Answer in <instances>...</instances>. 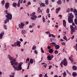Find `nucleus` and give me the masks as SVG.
Returning a JSON list of instances; mask_svg holds the SVG:
<instances>
[{
  "mask_svg": "<svg viewBox=\"0 0 77 77\" xmlns=\"http://www.w3.org/2000/svg\"><path fill=\"white\" fill-rule=\"evenodd\" d=\"M35 14H36V13L34 12L30 15V17H31V20L33 21H35L37 18V16L36 15H35Z\"/></svg>",
  "mask_w": 77,
  "mask_h": 77,
  "instance_id": "obj_3",
  "label": "nucleus"
},
{
  "mask_svg": "<svg viewBox=\"0 0 77 77\" xmlns=\"http://www.w3.org/2000/svg\"><path fill=\"white\" fill-rule=\"evenodd\" d=\"M69 16L68 17V21L69 23H72V26H74L76 30H77V26L75 24V23L73 22V18H74V15H72V13L70 14L69 13Z\"/></svg>",
  "mask_w": 77,
  "mask_h": 77,
  "instance_id": "obj_2",
  "label": "nucleus"
},
{
  "mask_svg": "<svg viewBox=\"0 0 77 77\" xmlns=\"http://www.w3.org/2000/svg\"><path fill=\"white\" fill-rule=\"evenodd\" d=\"M70 12V9L69 8H67L66 12Z\"/></svg>",
  "mask_w": 77,
  "mask_h": 77,
  "instance_id": "obj_38",
  "label": "nucleus"
},
{
  "mask_svg": "<svg viewBox=\"0 0 77 77\" xmlns=\"http://www.w3.org/2000/svg\"><path fill=\"white\" fill-rule=\"evenodd\" d=\"M61 63L63 64L65 66H66L68 64V62L66 60V58H64L62 61H61Z\"/></svg>",
  "mask_w": 77,
  "mask_h": 77,
  "instance_id": "obj_6",
  "label": "nucleus"
},
{
  "mask_svg": "<svg viewBox=\"0 0 77 77\" xmlns=\"http://www.w3.org/2000/svg\"><path fill=\"white\" fill-rule=\"evenodd\" d=\"M66 21L65 20H63V26L64 27H65L66 26Z\"/></svg>",
  "mask_w": 77,
  "mask_h": 77,
  "instance_id": "obj_18",
  "label": "nucleus"
},
{
  "mask_svg": "<svg viewBox=\"0 0 77 77\" xmlns=\"http://www.w3.org/2000/svg\"><path fill=\"white\" fill-rule=\"evenodd\" d=\"M73 56L72 55H71L70 57H69V60H70L71 62L72 61L73 59Z\"/></svg>",
  "mask_w": 77,
  "mask_h": 77,
  "instance_id": "obj_12",
  "label": "nucleus"
},
{
  "mask_svg": "<svg viewBox=\"0 0 77 77\" xmlns=\"http://www.w3.org/2000/svg\"><path fill=\"white\" fill-rule=\"evenodd\" d=\"M20 0H19L18 1V3H17V7H20Z\"/></svg>",
  "mask_w": 77,
  "mask_h": 77,
  "instance_id": "obj_23",
  "label": "nucleus"
},
{
  "mask_svg": "<svg viewBox=\"0 0 77 77\" xmlns=\"http://www.w3.org/2000/svg\"><path fill=\"white\" fill-rule=\"evenodd\" d=\"M12 6H14V8H16V9H17V3L15 2H14L12 4Z\"/></svg>",
  "mask_w": 77,
  "mask_h": 77,
  "instance_id": "obj_19",
  "label": "nucleus"
},
{
  "mask_svg": "<svg viewBox=\"0 0 77 77\" xmlns=\"http://www.w3.org/2000/svg\"><path fill=\"white\" fill-rule=\"evenodd\" d=\"M55 48L56 50H58L60 48V46L58 45H57L55 46Z\"/></svg>",
  "mask_w": 77,
  "mask_h": 77,
  "instance_id": "obj_16",
  "label": "nucleus"
},
{
  "mask_svg": "<svg viewBox=\"0 0 77 77\" xmlns=\"http://www.w3.org/2000/svg\"><path fill=\"white\" fill-rule=\"evenodd\" d=\"M6 17L7 18L9 19L10 20H12V14L9 13L6 16Z\"/></svg>",
  "mask_w": 77,
  "mask_h": 77,
  "instance_id": "obj_7",
  "label": "nucleus"
},
{
  "mask_svg": "<svg viewBox=\"0 0 77 77\" xmlns=\"http://www.w3.org/2000/svg\"><path fill=\"white\" fill-rule=\"evenodd\" d=\"M72 39H73L74 38V35H73L71 38Z\"/></svg>",
  "mask_w": 77,
  "mask_h": 77,
  "instance_id": "obj_57",
  "label": "nucleus"
},
{
  "mask_svg": "<svg viewBox=\"0 0 77 77\" xmlns=\"http://www.w3.org/2000/svg\"><path fill=\"white\" fill-rule=\"evenodd\" d=\"M14 46L15 47H16V46H17V43L16 42H15L14 44Z\"/></svg>",
  "mask_w": 77,
  "mask_h": 77,
  "instance_id": "obj_52",
  "label": "nucleus"
},
{
  "mask_svg": "<svg viewBox=\"0 0 77 77\" xmlns=\"http://www.w3.org/2000/svg\"><path fill=\"white\" fill-rule=\"evenodd\" d=\"M37 12H38V13H41L42 12V11L41 9H39L37 10Z\"/></svg>",
  "mask_w": 77,
  "mask_h": 77,
  "instance_id": "obj_39",
  "label": "nucleus"
},
{
  "mask_svg": "<svg viewBox=\"0 0 77 77\" xmlns=\"http://www.w3.org/2000/svg\"><path fill=\"white\" fill-rule=\"evenodd\" d=\"M4 29H6V30H7V26H6V25H4Z\"/></svg>",
  "mask_w": 77,
  "mask_h": 77,
  "instance_id": "obj_43",
  "label": "nucleus"
},
{
  "mask_svg": "<svg viewBox=\"0 0 77 77\" xmlns=\"http://www.w3.org/2000/svg\"><path fill=\"white\" fill-rule=\"evenodd\" d=\"M47 59L48 60H51L52 59L51 57H50V56H48Z\"/></svg>",
  "mask_w": 77,
  "mask_h": 77,
  "instance_id": "obj_25",
  "label": "nucleus"
},
{
  "mask_svg": "<svg viewBox=\"0 0 77 77\" xmlns=\"http://www.w3.org/2000/svg\"><path fill=\"white\" fill-rule=\"evenodd\" d=\"M70 11L71 12H74L75 15V18H77V11L76 9H75L74 10V9L72 8H71L70 9Z\"/></svg>",
  "mask_w": 77,
  "mask_h": 77,
  "instance_id": "obj_5",
  "label": "nucleus"
},
{
  "mask_svg": "<svg viewBox=\"0 0 77 77\" xmlns=\"http://www.w3.org/2000/svg\"><path fill=\"white\" fill-rule=\"evenodd\" d=\"M51 36H52V37H53V38H55V37H56V35H54L53 34H52Z\"/></svg>",
  "mask_w": 77,
  "mask_h": 77,
  "instance_id": "obj_58",
  "label": "nucleus"
},
{
  "mask_svg": "<svg viewBox=\"0 0 77 77\" xmlns=\"http://www.w3.org/2000/svg\"><path fill=\"white\" fill-rule=\"evenodd\" d=\"M38 52L37 51V50H35L34 51V53H35V54H38Z\"/></svg>",
  "mask_w": 77,
  "mask_h": 77,
  "instance_id": "obj_42",
  "label": "nucleus"
},
{
  "mask_svg": "<svg viewBox=\"0 0 77 77\" xmlns=\"http://www.w3.org/2000/svg\"><path fill=\"white\" fill-rule=\"evenodd\" d=\"M49 52L50 53H53V50L52 49H50L49 50Z\"/></svg>",
  "mask_w": 77,
  "mask_h": 77,
  "instance_id": "obj_21",
  "label": "nucleus"
},
{
  "mask_svg": "<svg viewBox=\"0 0 77 77\" xmlns=\"http://www.w3.org/2000/svg\"><path fill=\"white\" fill-rule=\"evenodd\" d=\"M30 32L31 33H32L33 32V29H32L31 30H30Z\"/></svg>",
  "mask_w": 77,
  "mask_h": 77,
  "instance_id": "obj_63",
  "label": "nucleus"
},
{
  "mask_svg": "<svg viewBox=\"0 0 77 77\" xmlns=\"http://www.w3.org/2000/svg\"><path fill=\"white\" fill-rule=\"evenodd\" d=\"M45 18H44V16H43L42 17V20H43V23H45Z\"/></svg>",
  "mask_w": 77,
  "mask_h": 77,
  "instance_id": "obj_36",
  "label": "nucleus"
},
{
  "mask_svg": "<svg viewBox=\"0 0 77 77\" xmlns=\"http://www.w3.org/2000/svg\"><path fill=\"white\" fill-rule=\"evenodd\" d=\"M35 25H36V24L35 23H32V27H34Z\"/></svg>",
  "mask_w": 77,
  "mask_h": 77,
  "instance_id": "obj_46",
  "label": "nucleus"
},
{
  "mask_svg": "<svg viewBox=\"0 0 77 77\" xmlns=\"http://www.w3.org/2000/svg\"><path fill=\"white\" fill-rule=\"evenodd\" d=\"M21 33L22 35H24V34L26 33V31L25 30H22L21 31Z\"/></svg>",
  "mask_w": 77,
  "mask_h": 77,
  "instance_id": "obj_14",
  "label": "nucleus"
},
{
  "mask_svg": "<svg viewBox=\"0 0 77 77\" xmlns=\"http://www.w3.org/2000/svg\"><path fill=\"white\" fill-rule=\"evenodd\" d=\"M12 75H13V76H14V75H15V73L14 72H13L11 73Z\"/></svg>",
  "mask_w": 77,
  "mask_h": 77,
  "instance_id": "obj_50",
  "label": "nucleus"
},
{
  "mask_svg": "<svg viewBox=\"0 0 77 77\" xmlns=\"http://www.w3.org/2000/svg\"><path fill=\"white\" fill-rule=\"evenodd\" d=\"M49 68L48 69H50L51 67H52V66L51 65L49 66Z\"/></svg>",
  "mask_w": 77,
  "mask_h": 77,
  "instance_id": "obj_53",
  "label": "nucleus"
},
{
  "mask_svg": "<svg viewBox=\"0 0 77 77\" xmlns=\"http://www.w3.org/2000/svg\"><path fill=\"white\" fill-rule=\"evenodd\" d=\"M63 76L64 77H65L66 75V72L65 71H64V72L63 73Z\"/></svg>",
  "mask_w": 77,
  "mask_h": 77,
  "instance_id": "obj_31",
  "label": "nucleus"
},
{
  "mask_svg": "<svg viewBox=\"0 0 77 77\" xmlns=\"http://www.w3.org/2000/svg\"><path fill=\"white\" fill-rule=\"evenodd\" d=\"M45 3L46 5H48V0H47L45 1Z\"/></svg>",
  "mask_w": 77,
  "mask_h": 77,
  "instance_id": "obj_40",
  "label": "nucleus"
},
{
  "mask_svg": "<svg viewBox=\"0 0 77 77\" xmlns=\"http://www.w3.org/2000/svg\"><path fill=\"white\" fill-rule=\"evenodd\" d=\"M54 53L56 54H58V51H55L54 52Z\"/></svg>",
  "mask_w": 77,
  "mask_h": 77,
  "instance_id": "obj_48",
  "label": "nucleus"
},
{
  "mask_svg": "<svg viewBox=\"0 0 77 77\" xmlns=\"http://www.w3.org/2000/svg\"><path fill=\"white\" fill-rule=\"evenodd\" d=\"M44 77H48V76H47V73H46Z\"/></svg>",
  "mask_w": 77,
  "mask_h": 77,
  "instance_id": "obj_54",
  "label": "nucleus"
},
{
  "mask_svg": "<svg viewBox=\"0 0 77 77\" xmlns=\"http://www.w3.org/2000/svg\"><path fill=\"white\" fill-rule=\"evenodd\" d=\"M63 38L65 40H66V41H68V38H67L66 36H64L63 37Z\"/></svg>",
  "mask_w": 77,
  "mask_h": 77,
  "instance_id": "obj_29",
  "label": "nucleus"
},
{
  "mask_svg": "<svg viewBox=\"0 0 77 77\" xmlns=\"http://www.w3.org/2000/svg\"><path fill=\"white\" fill-rule=\"evenodd\" d=\"M4 50L6 51V45H5V47H4Z\"/></svg>",
  "mask_w": 77,
  "mask_h": 77,
  "instance_id": "obj_49",
  "label": "nucleus"
},
{
  "mask_svg": "<svg viewBox=\"0 0 77 77\" xmlns=\"http://www.w3.org/2000/svg\"><path fill=\"white\" fill-rule=\"evenodd\" d=\"M29 58H27V59H26V62L27 63V62H29Z\"/></svg>",
  "mask_w": 77,
  "mask_h": 77,
  "instance_id": "obj_45",
  "label": "nucleus"
},
{
  "mask_svg": "<svg viewBox=\"0 0 77 77\" xmlns=\"http://www.w3.org/2000/svg\"><path fill=\"white\" fill-rule=\"evenodd\" d=\"M50 41L51 42H54V41H56V38H51Z\"/></svg>",
  "mask_w": 77,
  "mask_h": 77,
  "instance_id": "obj_15",
  "label": "nucleus"
},
{
  "mask_svg": "<svg viewBox=\"0 0 77 77\" xmlns=\"http://www.w3.org/2000/svg\"><path fill=\"white\" fill-rule=\"evenodd\" d=\"M27 5H26V6H29V5H31V2H29L27 3Z\"/></svg>",
  "mask_w": 77,
  "mask_h": 77,
  "instance_id": "obj_34",
  "label": "nucleus"
},
{
  "mask_svg": "<svg viewBox=\"0 0 77 77\" xmlns=\"http://www.w3.org/2000/svg\"><path fill=\"white\" fill-rule=\"evenodd\" d=\"M32 50H36V46H35V45H34L32 48Z\"/></svg>",
  "mask_w": 77,
  "mask_h": 77,
  "instance_id": "obj_32",
  "label": "nucleus"
},
{
  "mask_svg": "<svg viewBox=\"0 0 77 77\" xmlns=\"http://www.w3.org/2000/svg\"><path fill=\"white\" fill-rule=\"evenodd\" d=\"M48 16L49 18H50V14H48Z\"/></svg>",
  "mask_w": 77,
  "mask_h": 77,
  "instance_id": "obj_60",
  "label": "nucleus"
},
{
  "mask_svg": "<svg viewBox=\"0 0 77 77\" xmlns=\"http://www.w3.org/2000/svg\"><path fill=\"white\" fill-rule=\"evenodd\" d=\"M8 57L10 60H11L10 63H11V65H13V66L14 69L18 71L21 70L22 69L21 65L23 63V62H22L20 64H18V62H16V59H13L10 55L8 56Z\"/></svg>",
  "mask_w": 77,
  "mask_h": 77,
  "instance_id": "obj_1",
  "label": "nucleus"
},
{
  "mask_svg": "<svg viewBox=\"0 0 77 77\" xmlns=\"http://www.w3.org/2000/svg\"><path fill=\"white\" fill-rule=\"evenodd\" d=\"M72 75L73 77H76L77 75V73L76 72H73Z\"/></svg>",
  "mask_w": 77,
  "mask_h": 77,
  "instance_id": "obj_20",
  "label": "nucleus"
},
{
  "mask_svg": "<svg viewBox=\"0 0 77 77\" xmlns=\"http://www.w3.org/2000/svg\"><path fill=\"white\" fill-rule=\"evenodd\" d=\"M62 45H65V42L62 43Z\"/></svg>",
  "mask_w": 77,
  "mask_h": 77,
  "instance_id": "obj_56",
  "label": "nucleus"
},
{
  "mask_svg": "<svg viewBox=\"0 0 77 77\" xmlns=\"http://www.w3.org/2000/svg\"><path fill=\"white\" fill-rule=\"evenodd\" d=\"M29 63H31V64H32V63H33V59L32 58H31L30 60Z\"/></svg>",
  "mask_w": 77,
  "mask_h": 77,
  "instance_id": "obj_24",
  "label": "nucleus"
},
{
  "mask_svg": "<svg viewBox=\"0 0 77 77\" xmlns=\"http://www.w3.org/2000/svg\"><path fill=\"white\" fill-rule=\"evenodd\" d=\"M60 10V8L59 7L58 8H57L56 9V14H58L59 13V11Z\"/></svg>",
  "mask_w": 77,
  "mask_h": 77,
  "instance_id": "obj_13",
  "label": "nucleus"
},
{
  "mask_svg": "<svg viewBox=\"0 0 77 77\" xmlns=\"http://www.w3.org/2000/svg\"><path fill=\"white\" fill-rule=\"evenodd\" d=\"M24 25V24L21 22V24H19V27L20 29H23V27Z\"/></svg>",
  "mask_w": 77,
  "mask_h": 77,
  "instance_id": "obj_8",
  "label": "nucleus"
},
{
  "mask_svg": "<svg viewBox=\"0 0 77 77\" xmlns=\"http://www.w3.org/2000/svg\"><path fill=\"white\" fill-rule=\"evenodd\" d=\"M42 5L43 7H44V6H45V4L44 3H42Z\"/></svg>",
  "mask_w": 77,
  "mask_h": 77,
  "instance_id": "obj_51",
  "label": "nucleus"
},
{
  "mask_svg": "<svg viewBox=\"0 0 77 77\" xmlns=\"http://www.w3.org/2000/svg\"><path fill=\"white\" fill-rule=\"evenodd\" d=\"M71 62H72V64H75V62H74L73 61V60H72V61Z\"/></svg>",
  "mask_w": 77,
  "mask_h": 77,
  "instance_id": "obj_59",
  "label": "nucleus"
},
{
  "mask_svg": "<svg viewBox=\"0 0 77 77\" xmlns=\"http://www.w3.org/2000/svg\"><path fill=\"white\" fill-rule=\"evenodd\" d=\"M70 29L71 30V33L72 35L74 32H75V30L76 29H75V28L72 25H70Z\"/></svg>",
  "mask_w": 77,
  "mask_h": 77,
  "instance_id": "obj_4",
  "label": "nucleus"
},
{
  "mask_svg": "<svg viewBox=\"0 0 77 77\" xmlns=\"http://www.w3.org/2000/svg\"><path fill=\"white\" fill-rule=\"evenodd\" d=\"M46 12L47 14H49V13H50V9H49V8H48L47 9Z\"/></svg>",
  "mask_w": 77,
  "mask_h": 77,
  "instance_id": "obj_35",
  "label": "nucleus"
},
{
  "mask_svg": "<svg viewBox=\"0 0 77 77\" xmlns=\"http://www.w3.org/2000/svg\"><path fill=\"white\" fill-rule=\"evenodd\" d=\"M42 64H43V66L45 67V68H46L47 66V64L45 63H42Z\"/></svg>",
  "mask_w": 77,
  "mask_h": 77,
  "instance_id": "obj_33",
  "label": "nucleus"
},
{
  "mask_svg": "<svg viewBox=\"0 0 77 77\" xmlns=\"http://www.w3.org/2000/svg\"><path fill=\"white\" fill-rule=\"evenodd\" d=\"M5 34V32H2L0 34V39H2L3 38V36Z\"/></svg>",
  "mask_w": 77,
  "mask_h": 77,
  "instance_id": "obj_9",
  "label": "nucleus"
},
{
  "mask_svg": "<svg viewBox=\"0 0 77 77\" xmlns=\"http://www.w3.org/2000/svg\"><path fill=\"white\" fill-rule=\"evenodd\" d=\"M20 40L21 42H23V39L22 38H20Z\"/></svg>",
  "mask_w": 77,
  "mask_h": 77,
  "instance_id": "obj_55",
  "label": "nucleus"
},
{
  "mask_svg": "<svg viewBox=\"0 0 77 77\" xmlns=\"http://www.w3.org/2000/svg\"><path fill=\"white\" fill-rule=\"evenodd\" d=\"M45 33H46V35H48V33L50 34V32L48 31L45 32Z\"/></svg>",
  "mask_w": 77,
  "mask_h": 77,
  "instance_id": "obj_41",
  "label": "nucleus"
},
{
  "mask_svg": "<svg viewBox=\"0 0 77 77\" xmlns=\"http://www.w3.org/2000/svg\"><path fill=\"white\" fill-rule=\"evenodd\" d=\"M24 23L26 25V24H29V21H26V22H24Z\"/></svg>",
  "mask_w": 77,
  "mask_h": 77,
  "instance_id": "obj_44",
  "label": "nucleus"
},
{
  "mask_svg": "<svg viewBox=\"0 0 77 77\" xmlns=\"http://www.w3.org/2000/svg\"><path fill=\"white\" fill-rule=\"evenodd\" d=\"M74 48H75V49L77 51V47L75 46H73Z\"/></svg>",
  "mask_w": 77,
  "mask_h": 77,
  "instance_id": "obj_47",
  "label": "nucleus"
},
{
  "mask_svg": "<svg viewBox=\"0 0 77 77\" xmlns=\"http://www.w3.org/2000/svg\"><path fill=\"white\" fill-rule=\"evenodd\" d=\"M41 51L42 53H44V50H43V49H42V48H41Z\"/></svg>",
  "mask_w": 77,
  "mask_h": 77,
  "instance_id": "obj_37",
  "label": "nucleus"
},
{
  "mask_svg": "<svg viewBox=\"0 0 77 77\" xmlns=\"http://www.w3.org/2000/svg\"><path fill=\"white\" fill-rule=\"evenodd\" d=\"M9 19H8L7 18L5 20H4L5 24V23H9Z\"/></svg>",
  "mask_w": 77,
  "mask_h": 77,
  "instance_id": "obj_17",
  "label": "nucleus"
},
{
  "mask_svg": "<svg viewBox=\"0 0 77 77\" xmlns=\"http://www.w3.org/2000/svg\"><path fill=\"white\" fill-rule=\"evenodd\" d=\"M42 77V74H40V75H39V77Z\"/></svg>",
  "mask_w": 77,
  "mask_h": 77,
  "instance_id": "obj_64",
  "label": "nucleus"
},
{
  "mask_svg": "<svg viewBox=\"0 0 77 77\" xmlns=\"http://www.w3.org/2000/svg\"><path fill=\"white\" fill-rule=\"evenodd\" d=\"M20 44H21V42L20 41H17V46L19 47H21V45H20Z\"/></svg>",
  "mask_w": 77,
  "mask_h": 77,
  "instance_id": "obj_10",
  "label": "nucleus"
},
{
  "mask_svg": "<svg viewBox=\"0 0 77 77\" xmlns=\"http://www.w3.org/2000/svg\"><path fill=\"white\" fill-rule=\"evenodd\" d=\"M51 48V47L50 46H48V49H50Z\"/></svg>",
  "mask_w": 77,
  "mask_h": 77,
  "instance_id": "obj_62",
  "label": "nucleus"
},
{
  "mask_svg": "<svg viewBox=\"0 0 77 77\" xmlns=\"http://www.w3.org/2000/svg\"><path fill=\"white\" fill-rule=\"evenodd\" d=\"M1 3L2 5H4L5 3V1L4 0H3L1 2Z\"/></svg>",
  "mask_w": 77,
  "mask_h": 77,
  "instance_id": "obj_30",
  "label": "nucleus"
},
{
  "mask_svg": "<svg viewBox=\"0 0 77 77\" xmlns=\"http://www.w3.org/2000/svg\"><path fill=\"white\" fill-rule=\"evenodd\" d=\"M72 68L73 69H74V70H77V66H72Z\"/></svg>",
  "mask_w": 77,
  "mask_h": 77,
  "instance_id": "obj_27",
  "label": "nucleus"
},
{
  "mask_svg": "<svg viewBox=\"0 0 77 77\" xmlns=\"http://www.w3.org/2000/svg\"><path fill=\"white\" fill-rule=\"evenodd\" d=\"M57 3L58 5H61L62 4V1L60 0H59L57 2Z\"/></svg>",
  "mask_w": 77,
  "mask_h": 77,
  "instance_id": "obj_26",
  "label": "nucleus"
},
{
  "mask_svg": "<svg viewBox=\"0 0 77 77\" xmlns=\"http://www.w3.org/2000/svg\"><path fill=\"white\" fill-rule=\"evenodd\" d=\"M9 4L8 3H5V7L7 9L9 8Z\"/></svg>",
  "mask_w": 77,
  "mask_h": 77,
  "instance_id": "obj_11",
  "label": "nucleus"
},
{
  "mask_svg": "<svg viewBox=\"0 0 77 77\" xmlns=\"http://www.w3.org/2000/svg\"><path fill=\"white\" fill-rule=\"evenodd\" d=\"M50 45L51 46H52V45H54V46L55 47V45H56L57 44H56V43L55 42H52L51 43H50Z\"/></svg>",
  "mask_w": 77,
  "mask_h": 77,
  "instance_id": "obj_22",
  "label": "nucleus"
},
{
  "mask_svg": "<svg viewBox=\"0 0 77 77\" xmlns=\"http://www.w3.org/2000/svg\"><path fill=\"white\" fill-rule=\"evenodd\" d=\"M59 17H60V19H61V18H62V15H59Z\"/></svg>",
  "mask_w": 77,
  "mask_h": 77,
  "instance_id": "obj_61",
  "label": "nucleus"
},
{
  "mask_svg": "<svg viewBox=\"0 0 77 77\" xmlns=\"http://www.w3.org/2000/svg\"><path fill=\"white\" fill-rule=\"evenodd\" d=\"M74 23L76 25H77V18H75L74 20Z\"/></svg>",
  "mask_w": 77,
  "mask_h": 77,
  "instance_id": "obj_28",
  "label": "nucleus"
}]
</instances>
